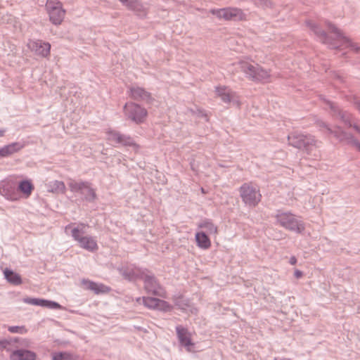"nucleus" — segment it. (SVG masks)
I'll list each match as a JSON object with an SVG mask.
<instances>
[{
	"mask_svg": "<svg viewBox=\"0 0 360 360\" xmlns=\"http://www.w3.org/2000/svg\"><path fill=\"white\" fill-rule=\"evenodd\" d=\"M68 186L72 192H81L84 193L83 190L89 187L88 181H76L75 180L70 179L68 182Z\"/></svg>",
	"mask_w": 360,
	"mask_h": 360,
	"instance_id": "c85d7f7f",
	"label": "nucleus"
},
{
	"mask_svg": "<svg viewBox=\"0 0 360 360\" xmlns=\"http://www.w3.org/2000/svg\"><path fill=\"white\" fill-rule=\"evenodd\" d=\"M255 5L262 8H271L273 6L271 0H255Z\"/></svg>",
	"mask_w": 360,
	"mask_h": 360,
	"instance_id": "e433bc0d",
	"label": "nucleus"
},
{
	"mask_svg": "<svg viewBox=\"0 0 360 360\" xmlns=\"http://www.w3.org/2000/svg\"><path fill=\"white\" fill-rule=\"evenodd\" d=\"M251 1H253V2H255V0H251Z\"/></svg>",
	"mask_w": 360,
	"mask_h": 360,
	"instance_id": "603ef678",
	"label": "nucleus"
},
{
	"mask_svg": "<svg viewBox=\"0 0 360 360\" xmlns=\"http://www.w3.org/2000/svg\"><path fill=\"white\" fill-rule=\"evenodd\" d=\"M72 236L75 240L77 241L80 248L89 252H94L98 250V246L96 239L92 236H80V230L78 227L72 230Z\"/></svg>",
	"mask_w": 360,
	"mask_h": 360,
	"instance_id": "4468645a",
	"label": "nucleus"
},
{
	"mask_svg": "<svg viewBox=\"0 0 360 360\" xmlns=\"http://www.w3.org/2000/svg\"><path fill=\"white\" fill-rule=\"evenodd\" d=\"M48 308L51 309H60L61 305L59 304L58 302H53V301H49L46 300V302H44V306Z\"/></svg>",
	"mask_w": 360,
	"mask_h": 360,
	"instance_id": "58836bf2",
	"label": "nucleus"
},
{
	"mask_svg": "<svg viewBox=\"0 0 360 360\" xmlns=\"http://www.w3.org/2000/svg\"><path fill=\"white\" fill-rule=\"evenodd\" d=\"M4 274L6 281L11 285H19L22 283L20 275L10 269L6 268Z\"/></svg>",
	"mask_w": 360,
	"mask_h": 360,
	"instance_id": "393cba45",
	"label": "nucleus"
},
{
	"mask_svg": "<svg viewBox=\"0 0 360 360\" xmlns=\"http://www.w3.org/2000/svg\"><path fill=\"white\" fill-rule=\"evenodd\" d=\"M216 96L226 104L232 103L236 107L240 108L241 102L239 96L227 86H217L215 87Z\"/></svg>",
	"mask_w": 360,
	"mask_h": 360,
	"instance_id": "9b49d317",
	"label": "nucleus"
},
{
	"mask_svg": "<svg viewBox=\"0 0 360 360\" xmlns=\"http://www.w3.org/2000/svg\"><path fill=\"white\" fill-rule=\"evenodd\" d=\"M172 309V305L168 303L167 302L158 299V304H157V309L160 311H169Z\"/></svg>",
	"mask_w": 360,
	"mask_h": 360,
	"instance_id": "72a5a7b5",
	"label": "nucleus"
},
{
	"mask_svg": "<svg viewBox=\"0 0 360 360\" xmlns=\"http://www.w3.org/2000/svg\"><path fill=\"white\" fill-rule=\"evenodd\" d=\"M123 110L127 118L138 124L144 122L148 116L147 110L134 102L127 103Z\"/></svg>",
	"mask_w": 360,
	"mask_h": 360,
	"instance_id": "6e6552de",
	"label": "nucleus"
},
{
	"mask_svg": "<svg viewBox=\"0 0 360 360\" xmlns=\"http://www.w3.org/2000/svg\"><path fill=\"white\" fill-rule=\"evenodd\" d=\"M321 131H326L338 139L340 142L345 143L352 146L360 147V142L351 133L343 130L341 127L336 126L332 129L326 122L317 120L315 122Z\"/></svg>",
	"mask_w": 360,
	"mask_h": 360,
	"instance_id": "f03ea898",
	"label": "nucleus"
},
{
	"mask_svg": "<svg viewBox=\"0 0 360 360\" xmlns=\"http://www.w3.org/2000/svg\"><path fill=\"white\" fill-rule=\"evenodd\" d=\"M188 111L190 112L193 115H194L195 113V112L193 109H188Z\"/></svg>",
	"mask_w": 360,
	"mask_h": 360,
	"instance_id": "49530a36",
	"label": "nucleus"
},
{
	"mask_svg": "<svg viewBox=\"0 0 360 360\" xmlns=\"http://www.w3.org/2000/svg\"><path fill=\"white\" fill-rule=\"evenodd\" d=\"M328 29L333 32L337 37V39L341 43L340 46H345L346 48H350L352 51L357 53L359 50V47L352 42L350 39L344 35L343 32L335 27V25L331 22H327Z\"/></svg>",
	"mask_w": 360,
	"mask_h": 360,
	"instance_id": "6ab92c4d",
	"label": "nucleus"
},
{
	"mask_svg": "<svg viewBox=\"0 0 360 360\" xmlns=\"http://www.w3.org/2000/svg\"><path fill=\"white\" fill-rule=\"evenodd\" d=\"M176 336L180 346L184 347L188 352H195V342L192 340L191 333L182 325L176 326Z\"/></svg>",
	"mask_w": 360,
	"mask_h": 360,
	"instance_id": "ddd939ff",
	"label": "nucleus"
},
{
	"mask_svg": "<svg viewBox=\"0 0 360 360\" xmlns=\"http://www.w3.org/2000/svg\"><path fill=\"white\" fill-rule=\"evenodd\" d=\"M20 340H21L17 338L1 340L0 341V348L12 352L18 349V346L15 344L18 343Z\"/></svg>",
	"mask_w": 360,
	"mask_h": 360,
	"instance_id": "bb28decb",
	"label": "nucleus"
},
{
	"mask_svg": "<svg viewBox=\"0 0 360 360\" xmlns=\"http://www.w3.org/2000/svg\"><path fill=\"white\" fill-rule=\"evenodd\" d=\"M127 9L134 13V14L141 19L147 18L149 8L146 6L140 0H132L127 5Z\"/></svg>",
	"mask_w": 360,
	"mask_h": 360,
	"instance_id": "412c9836",
	"label": "nucleus"
},
{
	"mask_svg": "<svg viewBox=\"0 0 360 360\" xmlns=\"http://www.w3.org/2000/svg\"><path fill=\"white\" fill-rule=\"evenodd\" d=\"M143 304L145 307L150 309H156L158 302V298L151 297H143Z\"/></svg>",
	"mask_w": 360,
	"mask_h": 360,
	"instance_id": "2f4dec72",
	"label": "nucleus"
},
{
	"mask_svg": "<svg viewBox=\"0 0 360 360\" xmlns=\"http://www.w3.org/2000/svg\"><path fill=\"white\" fill-rule=\"evenodd\" d=\"M294 276L296 278H300L303 276V272L299 269H295Z\"/></svg>",
	"mask_w": 360,
	"mask_h": 360,
	"instance_id": "ea45409f",
	"label": "nucleus"
},
{
	"mask_svg": "<svg viewBox=\"0 0 360 360\" xmlns=\"http://www.w3.org/2000/svg\"><path fill=\"white\" fill-rule=\"evenodd\" d=\"M80 225H81L82 226H84H84H86V225H85V224H81Z\"/></svg>",
	"mask_w": 360,
	"mask_h": 360,
	"instance_id": "3c124183",
	"label": "nucleus"
},
{
	"mask_svg": "<svg viewBox=\"0 0 360 360\" xmlns=\"http://www.w3.org/2000/svg\"><path fill=\"white\" fill-rule=\"evenodd\" d=\"M141 300H142V297H139L136 299V302H139Z\"/></svg>",
	"mask_w": 360,
	"mask_h": 360,
	"instance_id": "de8ad7c7",
	"label": "nucleus"
},
{
	"mask_svg": "<svg viewBox=\"0 0 360 360\" xmlns=\"http://www.w3.org/2000/svg\"><path fill=\"white\" fill-rule=\"evenodd\" d=\"M0 194L11 201H16L20 199L15 184L11 181L0 182Z\"/></svg>",
	"mask_w": 360,
	"mask_h": 360,
	"instance_id": "f3484780",
	"label": "nucleus"
},
{
	"mask_svg": "<svg viewBox=\"0 0 360 360\" xmlns=\"http://www.w3.org/2000/svg\"><path fill=\"white\" fill-rule=\"evenodd\" d=\"M198 115L200 116L207 118V115L205 113V112L203 110L198 109ZM207 120H208V119H207Z\"/></svg>",
	"mask_w": 360,
	"mask_h": 360,
	"instance_id": "79ce46f5",
	"label": "nucleus"
},
{
	"mask_svg": "<svg viewBox=\"0 0 360 360\" xmlns=\"http://www.w3.org/2000/svg\"><path fill=\"white\" fill-rule=\"evenodd\" d=\"M306 24L307 27H309V29L314 33V34L316 35L319 40L322 41V43L333 45L335 48H338L339 46L330 41V39L326 32L322 30L318 25L309 20L307 21Z\"/></svg>",
	"mask_w": 360,
	"mask_h": 360,
	"instance_id": "4be33fe9",
	"label": "nucleus"
},
{
	"mask_svg": "<svg viewBox=\"0 0 360 360\" xmlns=\"http://www.w3.org/2000/svg\"><path fill=\"white\" fill-rule=\"evenodd\" d=\"M5 131V129H0V137L4 135Z\"/></svg>",
	"mask_w": 360,
	"mask_h": 360,
	"instance_id": "a18cd8bd",
	"label": "nucleus"
},
{
	"mask_svg": "<svg viewBox=\"0 0 360 360\" xmlns=\"http://www.w3.org/2000/svg\"><path fill=\"white\" fill-rule=\"evenodd\" d=\"M198 228L205 229L208 234H216L217 227L210 219H205L198 224Z\"/></svg>",
	"mask_w": 360,
	"mask_h": 360,
	"instance_id": "c756f323",
	"label": "nucleus"
},
{
	"mask_svg": "<svg viewBox=\"0 0 360 360\" xmlns=\"http://www.w3.org/2000/svg\"><path fill=\"white\" fill-rule=\"evenodd\" d=\"M51 191L54 193H65L66 191V187L63 181H54L51 185Z\"/></svg>",
	"mask_w": 360,
	"mask_h": 360,
	"instance_id": "7c9ffc66",
	"label": "nucleus"
},
{
	"mask_svg": "<svg viewBox=\"0 0 360 360\" xmlns=\"http://www.w3.org/2000/svg\"><path fill=\"white\" fill-rule=\"evenodd\" d=\"M354 106L356 109L360 112V102L356 101L354 103Z\"/></svg>",
	"mask_w": 360,
	"mask_h": 360,
	"instance_id": "c03bdc74",
	"label": "nucleus"
},
{
	"mask_svg": "<svg viewBox=\"0 0 360 360\" xmlns=\"http://www.w3.org/2000/svg\"><path fill=\"white\" fill-rule=\"evenodd\" d=\"M142 280L144 282V289L147 292L155 296L166 297L165 290L159 283L154 274L148 271V272L145 273Z\"/></svg>",
	"mask_w": 360,
	"mask_h": 360,
	"instance_id": "9d476101",
	"label": "nucleus"
},
{
	"mask_svg": "<svg viewBox=\"0 0 360 360\" xmlns=\"http://www.w3.org/2000/svg\"><path fill=\"white\" fill-rule=\"evenodd\" d=\"M239 193L242 201L249 207H256L261 201L260 191L252 182L244 183L239 188Z\"/></svg>",
	"mask_w": 360,
	"mask_h": 360,
	"instance_id": "39448f33",
	"label": "nucleus"
},
{
	"mask_svg": "<svg viewBox=\"0 0 360 360\" xmlns=\"http://www.w3.org/2000/svg\"><path fill=\"white\" fill-rule=\"evenodd\" d=\"M34 188V185L29 180L21 181L18 185V190L25 195V198L30 196Z\"/></svg>",
	"mask_w": 360,
	"mask_h": 360,
	"instance_id": "cd10ccee",
	"label": "nucleus"
},
{
	"mask_svg": "<svg viewBox=\"0 0 360 360\" xmlns=\"http://www.w3.org/2000/svg\"><path fill=\"white\" fill-rule=\"evenodd\" d=\"M45 7L49 20L55 25H60L66 13L62 3L58 0H47Z\"/></svg>",
	"mask_w": 360,
	"mask_h": 360,
	"instance_id": "1a4fd4ad",
	"label": "nucleus"
},
{
	"mask_svg": "<svg viewBox=\"0 0 360 360\" xmlns=\"http://www.w3.org/2000/svg\"><path fill=\"white\" fill-rule=\"evenodd\" d=\"M84 190L87 191V193L85 195L84 198L86 200L89 202H93L97 198L96 193L95 190L91 188V184L89 182V187L84 188Z\"/></svg>",
	"mask_w": 360,
	"mask_h": 360,
	"instance_id": "473e14b6",
	"label": "nucleus"
},
{
	"mask_svg": "<svg viewBox=\"0 0 360 360\" xmlns=\"http://www.w3.org/2000/svg\"><path fill=\"white\" fill-rule=\"evenodd\" d=\"M28 49L37 56L48 58L50 56L51 44L40 39H30L27 44Z\"/></svg>",
	"mask_w": 360,
	"mask_h": 360,
	"instance_id": "2eb2a0df",
	"label": "nucleus"
},
{
	"mask_svg": "<svg viewBox=\"0 0 360 360\" xmlns=\"http://www.w3.org/2000/svg\"><path fill=\"white\" fill-rule=\"evenodd\" d=\"M35 353L26 349H16L10 354L11 360H35Z\"/></svg>",
	"mask_w": 360,
	"mask_h": 360,
	"instance_id": "5701e85b",
	"label": "nucleus"
},
{
	"mask_svg": "<svg viewBox=\"0 0 360 360\" xmlns=\"http://www.w3.org/2000/svg\"><path fill=\"white\" fill-rule=\"evenodd\" d=\"M197 245L204 250L209 249L211 246V241L205 232H198L195 234Z\"/></svg>",
	"mask_w": 360,
	"mask_h": 360,
	"instance_id": "a878e982",
	"label": "nucleus"
},
{
	"mask_svg": "<svg viewBox=\"0 0 360 360\" xmlns=\"http://www.w3.org/2000/svg\"><path fill=\"white\" fill-rule=\"evenodd\" d=\"M123 5H124L127 8V5L131 2L132 0H119Z\"/></svg>",
	"mask_w": 360,
	"mask_h": 360,
	"instance_id": "37998d69",
	"label": "nucleus"
},
{
	"mask_svg": "<svg viewBox=\"0 0 360 360\" xmlns=\"http://www.w3.org/2000/svg\"><path fill=\"white\" fill-rule=\"evenodd\" d=\"M24 145L19 142L11 143L0 148V158L8 157L20 151Z\"/></svg>",
	"mask_w": 360,
	"mask_h": 360,
	"instance_id": "b1692460",
	"label": "nucleus"
},
{
	"mask_svg": "<svg viewBox=\"0 0 360 360\" xmlns=\"http://www.w3.org/2000/svg\"><path fill=\"white\" fill-rule=\"evenodd\" d=\"M106 134L107 139L110 142L126 147H133L135 150H139L140 148L139 145H138L134 139L129 135L124 134L118 131L112 129L107 131Z\"/></svg>",
	"mask_w": 360,
	"mask_h": 360,
	"instance_id": "f8f14e48",
	"label": "nucleus"
},
{
	"mask_svg": "<svg viewBox=\"0 0 360 360\" xmlns=\"http://www.w3.org/2000/svg\"><path fill=\"white\" fill-rule=\"evenodd\" d=\"M320 98L328 105L332 117L334 119H339L347 127H352L360 136V127L356 124H353L352 123V115L351 113L346 110H343L337 103L326 99L322 96H320Z\"/></svg>",
	"mask_w": 360,
	"mask_h": 360,
	"instance_id": "20e7f679",
	"label": "nucleus"
},
{
	"mask_svg": "<svg viewBox=\"0 0 360 360\" xmlns=\"http://www.w3.org/2000/svg\"><path fill=\"white\" fill-rule=\"evenodd\" d=\"M129 96L135 101L145 102L146 103H152L154 101L150 92L138 86L129 87Z\"/></svg>",
	"mask_w": 360,
	"mask_h": 360,
	"instance_id": "dca6fc26",
	"label": "nucleus"
},
{
	"mask_svg": "<svg viewBox=\"0 0 360 360\" xmlns=\"http://www.w3.org/2000/svg\"><path fill=\"white\" fill-rule=\"evenodd\" d=\"M120 273L128 281H135L136 279H142L145 273L148 272L147 269H141L134 265L127 266L121 268Z\"/></svg>",
	"mask_w": 360,
	"mask_h": 360,
	"instance_id": "a211bd4d",
	"label": "nucleus"
},
{
	"mask_svg": "<svg viewBox=\"0 0 360 360\" xmlns=\"http://www.w3.org/2000/svg\"><path fill=\"white\" fill-rule=\"evenodd\" d=\"M23 301L27 304L41 307H43L44 302H46L45 300L30 297L25 298Z\"/></svg>",
	"mask_w": 360,
	"mask_h": 360,
	"instance_id": "f704fd0d",
	"label": "nucleus"
},
{
	"mask_svg": "<svg viewBox=\"0 0 360 360\" xmlns=\"http://www.w3.org/2000/svg\"><path fill=\"white\" fill-rule=\"evenodd\" d=\"M201 191H202V193H205V191L203 188H201Z\"/></svg>",
	"mask_w": 360,
	"mask_h": 360,
	"instance_id": "09e8293b",
	"label": "nucleus"
},
{
	"mask_svg": "<svg viewBox=\"0 0 360 360\" xmlns=\"http://www.w3.org/2000/svg\"><path fill=\"white\" fill-rule=\"evenodd\" d=\"M210 12L219 20L226 21H246L247 14L238 7H226L223 8L211 9Z\"/></svg>",
	"mask_w": 360,
	"mask_h": 360,
	"instance_id": "423d86ee",
	"label": "nucleus"
},
{
	"mask_svg": "<svg viewBox=\"0 0 360 360\" xmlns=\"http://www.w3.org/2000/svg\"><path fill=\"white\" fill-rule=\"evenodd\" d=\"M81 284L85 290H91L96 295L107 294L111 291V288L109 286L86 278H83L81 281Z\"/></svg>",
	"mask_w": 360,
	"mask_h": 360,
	"instance_id": "aec40b11",
	"label": "nucleus"
},
{
	"mask_svg": "<svg viewBox=\"0 0 360 360\" xmlns=\"http://www.w3.org/2000/svg\"><path fill=\"white\" fill-rule=\"evenodd\" d=\"M240 65L242 72L250 80L258 82H269L270 81V70L264 69L258 64L252 65L247 62H240Z\"/></svg>",
	"mask_w": 360,
	"mask_h": 360,
	"instance_id": "7ed1b4c3",
	"label": "nucleus"
},
{
	"mask_svg": "<svg viewBox=\"0 0 360 360\" xmlns=\"http://www.w3.org/2000/svg\"><path fill=\"white\" fill-rule=\"evenodd\" d=\"M289 146L303 151L314 160L321 158L320 145L321 142L311 134L295 131L288 136Z\"/></svg>",
	"mask_w": 360,
	"mask_h": 360,
	"instance_id": "f257e3e1",
	"label": "nucleus"
},
{
	"mask_svg": "<svg viewBox=\"0 0 360 360\" xmlns=\"http://www.w3.org/2000/svg\"><path fill=\"white\" fill-rule=\"evenodd\" d=\"M275 217L277 223L288 230L301 233L305 229L304 224L291 212H280L278 211Z\"/></svg>",
	"mask_w": 360,
	"mask_h": 360,
	"instance_id": "0eeeda50",
	"label": "nucleus"
},
{
	"mask_svg": "<svg viewBox=\"0 0 360 360\" xmlns=\"http://www.w3.org/2000/svg\"><path fill=\"white\" fill-rule=\"evenodd\" d=\"M8 331L12 333H20L24 334L26 333L27 330L25 326H9L8 328Z\"/></svg>",
	"mask_w": 360,
	"mask_h": 360,
	"instance_id": "4c0bfd02",
	"label": "nucleus"
},
{
	"mask_svg": "<svg viewBox=\"0 0 360 360\" xmlns=\"http://www.w3.org/2000/svg\"><path fill=\"white\" fill-rule=\"evenodd\" d=\"M70 226H71V224H69V225L66 226L65 229H68V228H70Z\"/></svg>",
	"mask_w": 360,
	"mask_h": 360,
	"instance_id": "8fccbe9b",
	"label": "nucleus"
},
{
	"mask_svg": "<svg viewBox=\"0 0 360 360\" xmlns=\"http://www.w3.org/2000/svg\"><path fill=\"white\" fill-rule=\"evenodd\" d=\"M53 360H72V356L67 352L56 353L53 355Z\"/></svg>",
	"mask_w": 360,
	"mask_h": 360,
	"instance_id": "c9c22d12",
	"label": "nucleus"
},
{
	"mask_svg": "<svg viewBox=\"0 0 360 360\" xmlns=\"http://www.w3.org/2000/svg\"><path fill=\"white\" fill-rule=\"evenodd\" d=\"M289 262L291 265H295L297 263V259L295 256H292L290 258Z\"/></svg>",
	"mask_w": 360,
	"mask_h": 360,
	"instance_id": "a19ab883",
	"label": "nucleus"
}]
</instances>
